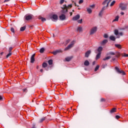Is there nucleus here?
Wrapping results in <instances>:
<instances>
[{
    "mask_svg": "<svg viewBox=\"0 0 128 128\" xmlns=\"http://www.w3.org/2000/svg\"><path fill=\"white\" fill-rule=\"evenodd\" d=\"M72 4H68V6L65 5H64V7L62 8L64 10V12H68V9L72 8Z\"/></svg>",
    "mask_w": 128,
    "mask_h": 128,
    "instance_id": "1",
    "label": "nucleus"
},
{
    "mask_svg": "<svg viewBox=\"0 0 128 128\" xmlns=\"http://www.w3.org/2000/svg\"><path fill=\"white\" fill-rule=\"evenodd\" d=\"M119 6L121 10H126V8H128V4L121 3L120 4Z\"/></svg>",
    "mask_w": 128,
    "mask_h": 128,
    "instance_id": "2",
    "label": "nucleus"
},
{
    "mask_svg": "<svg viewBox=\"0 0 128 128\" xmlns=\"http://www.w3.org/2000/svg\"><path fill=\"white\" fill-rule=\"evenodd\" d=\"M24 18L26 20H30L34 18V16L32 14H27L24 16Z\"/></svg>",
    "mask_w": 128,
    "mask_h": 128,
    "instance_id": "3",
    "label": "nucleus"
},
{
    "mask_svg": "<svg viewBox=\"0 0 128 128\" xmlns=\"http://www.w3.org/2000/svg\"><path fill=\"white\" fill-rule=\"evenodd\" d=\"M74 41H72L70 45H68L66 48H64V50H70V48H72L74 46Z\"/></svg>",
    "mask_w": 128,
    "mask_h": 128,
    "instance_id": "4",
    "label": "nucleus"
},
{
    "mask_svg": "<svg viewBox=\"0 0 128 128\" xmlns=\"http://www.w3.org/2000/svg\"><path fill=\"white\" fill-rule=\"evenodd\" d=\"M96 30H98V28L96 27H94L92 28L90 32V34H94L96 32Z\"/></svg>",
    "mask_w": 128,
    "mask_h": 128,
    "instance_id": "5",
    "label": "nucleus"
},
{
    "mask_svg": "<svg viewBox=\"0 0 128 128\" xmlns=\"http://www.w3.org/2000/svg\"><path fill=\"white\" fill-rule=\"evenodd\" d=\"M112 0H105L102 2L103 6H106H106H108V4H110V2H112Z\"/></svg>",
    "mask_w": 128,
    "mask_h": 128,
    "instance_id": "6",
    "label": "nucleus"
},
{
    "mask_svg": "<svg viewBox=\"0 0 128 128\" xmlns=\"http://www.w3.org/2000/svg\"><path fill=\"white\" fill-rule=\"evenodd\" d=\"M34 56H36V54H33L30 58V62L31 64H34Z\"/></svg>",
    "mask_w": 128,
    "mask_h": 128,
    "instance_id": "7",
    "label": "nucleus"
},
{
    "mask_svg": "<svg viewBox=\"0 0 128 128\" xmlns=\"http://www.w3.org/2000/svg\"><path fill=\"white\" fill-rule=\"evenodd\" d=\"M108 40H103L101 42L100 44L101 46H105V44H108Z\"/></svg>",
    "mask_w": 128,
    "mask_h": 128,
    "instance_id": "8",
    "label": "nucleus"
},
{
    "mask_svg": "<svg viewBox=\"0 0 128 128\" xmlns=\"http://www.w3.org/2000/svg\"><path fill=\"white\" fill-rule=\"evenodd\" d=\"M80 18V14H77L75 16L73 17L72 20H78Z\"/></svg>",
    "mask_w": 128,
    "mask_h": 128,
    "instance_id": "9",
    "label": "nucleus"
},
{
    "mask_svg": "<svg viewBox=\"0 0 128 128\" xmlns=\"http://www.w3.org/2000/svg\"><path fill=\"white\" fill-rule=\"evenodd\" d=\"M102 49H103L102 47V46L98 47L97 49V52H98V54H100V53L102 54Z\"/></svg>",
    "mask_w": 128,
    "mask_h": 128,
    "instance_id": "10",
    "label": "nucleus"
},
{
    "mask_svg": "<svg viewBox=\"0 0 128 128\" xmlns=\"http://www.w3.org/2000/svg\"><path fill=\"white\" fill-rule=\"evenodd\" d=\"M90 52H92L90 50L87 51L85 54V57L88 58V56H89L90 54Z\"/></svg>",
    "mask_w": 128,
    "mask_h": 128,
    "instance_id": "11",
    "label": "nucleus"
},
{
    "mask_svg": "<svg viewBox=\"0 0 128 128\" xmlns=\"http://www.w3.org/2000/svg\"><path fill=\"white\" fill-rule=\"evenodd\" d=\"M60 18L61 20H66V15L62 14L60 16Z\"/></svg>",
    "mask_w": 128,
    "mask_h": 128,
    "instance_id": "12",
    "label": "nucleus"
},
{
    "mask_svg": "<svg viewBox=\"0 0 128 128\" xmlns=\"http://www.w3.org/2000/svg\"><path fill=\"white\" fill-rule=\"evenodd\" d=\"M72 56H70L69 57H67L66 58V62H70L72 60Z\"/></svg>",
    "mask_w": 128,
    "mask_h": 128,
    "instance_id": "13",
    "label": "nucleus"
},
{
    "mask_svg": "<svg viewBox=\"0 0 128 128\" xmlns=\"http://www.w3.org/2000/svg\"><path fill=\"white\" fill-rule=\"evenodd\" d=\"M62 51L60 50H57L56 51H54L52 52V54H54V56H56V54H58V52H60Z\"/></svg>",
    "mask_w": 128,
    "mask_h": 128,
    "instance_id": "14",
    "label": "nucleus"
},
{
    "mask_svg": "<svg viewBox=\"0 0 128 128\" xmlns=\"http://www.w3.org/2000/svg\"><path fill=\"white\" fill-rule=\"evenodd\" d=\"M52 19L54 20H58V15H56V14H54V15H52Z\"/></svg>",
    "mask_w": 128,
    "mask_h": 128,
    "instance_id": "15",
    "label": "nucleus"
},
{
    "mask_svg": "<svg viewBox=\"0 0 128 128\" xmlns=\"http://www.w3.org/2000/svg\"><path fill=\"white\" fill-rule=\"evenodd\" d=\"M84 66H90V62H88V60H86L84 62Z\"/></svg>",
    "mask_w": 128,
    "mask_h": 128,
    "instance_id": "16",
    "label": "nucleus"
},
{
    "mask_svg": "<svg viewBox=\"0 0 128 128\" xmlns=\"http://www.w3.org/2000/svg\"><path fill=\"white\" fill-rule=\"evenodd\" d=\"M116 48H119V50H122V46L120 44H115Z\"/></svg>",
    "mask_w": 128,
    "mask_h": 128,
    "instance_id": "17",
    "label": "nucleus"
},
{
    "mask_svg": "<svg viewBox=\"0 0 128 128\" xmlns=\"http://www.w3.org/2000/svg\"><path fill=\"white\" fill-rule=\"evenodd\" d=\"M118 18H120V16H117L115 17V19L113 20V22H118Z\"/></svg>",
    "mask_w": 128,
    "mask_h": 128,
    "instance_id": "18",
    "label": "nucleus"
},
{
    "mask_svg": "<svg viewBox=\"0 0 128 128\" xmlns=\"http://www.w3.org/2000/svg\"><path fill=\"white\" fill-rule=\"evenodd\" d=\"M77 32H82V28L81 26L78 27L77 28Z\"/></svg>",
    "mask_w": 128,
    "mask_h": 128,
    "instance_id": "19",
    "label": "nucleus"
},
{
    "mask_svg": "<svg viewBox=\"0 0 128 128\" xmlns=\"http://www.w3.org/2000/svg\"><path fill=\"white\" fill-rule=\"evenodd\" d=\"M110 40H112L113 42H114L116 40V37L114 36H110Z\"/></svg>",
    "mask_w": 128,
    "mask_h": 128,
    "instance_id": "20",
    "label": "nucleus"
},
{
    "mask_svg": "<svg viewBox=\"0 0 128 128\" xmlns=\"http://www.w3.org/2000/svg\"><path fill=\"white\" fill-rule=\"evenodd\" d=\"M100 54H102L100 53H98L97 54V55L96 56V60H98V58H100Z\"/></svg>",
    "mask_w": 128,
    "mask_h": 128,
    "instance_id": "21",
    "label": "nucleus"
},
{
    "mask_svg": "<svg viewBox=\"0 0 128 128\" xmlns=\"http://www.w3.org/2000/svg\"><path fill=\"white\" fill-rule=\"evenodd\" d=\"M116 108H114L111 110L110 111V112H111V114H112V112H116Z\"/></svg>",
    "mask_w": 128,
    "mask_h": 128,
    "instance_id": "22",
    "label": "nucleus"
},
{
    "mask_svg": "<svg viewBox=\"0 0 128 128\" xmlns=\"http://www.w3.org/2000/svg\"><path fill=\"white\" fill-rule=\"evenodd\" d=\"M45 120H46V118H42L39 120V123L41 124V122H44Z\"/></svg>",
    "mask_w": 128,
    "mask_h": 128,
    "instance_id": "23",
    "label": "nucleus"
},
{
    "mask_svg": "<svg viewBox=\"0 0 128 128\" xmlns=\"http://www.w3.org/2000/svg\"><path fill=\"white\" fill-rule=\"evenodd\" d=\"M116 70L118 72V74H120L121 72L120 70V68L118 67L115 68Z\"/></svg>",
    "mask_w": 128,
    "mask_h": 128,
    "instance_id": "24",
    "label": "nucleus"
},
{
    "mask_svg": "<svg viewBox=\"0 0 128 128\" xmlns=\"http://www.w3.org/2000/svg\"><path fill=\"white\" fill-rule=\"evenodd\" d=\"M114 34L116 36H118V30H115L114 31Z\"/></svg>",
    "mask_w": 128,
    "mask_h": 128,
    "instance_id": "25",
    "label": "nucleus"
},
{
    "mask_svg": "<svg viewBox=\"0 0 128 128\" xmlns=\"http://www.w3.org/2000/svg\"><path fill=\"white\" fill-rule=\"evenodd\" d=\"M26 26H24L23 27H22V28H20V30L21 32H24V30H26Z\"/></svg>",
    "mask_w": 128,
    "mask_h": 128,
    "instance_id": "26",
    "label": "nucleus"
},
{
    "mask_svg": "<svg viewBox=\"0 0 128 128\" xmlns=\"http://www.w3.org/2000/svg\"><path fill=\"white\" fill-rule=\"evenodd\" d=\"M40 54H42L43 52H44V48H41L40 50Z\"/></svg>",
    "mask_w": 128,
    "mask_h": 128,
    "instance_id": "27",
    "label": "nucleus"
},
{
    "mask_svg": "<svg viewBox=\"0 0 128 128\" xmlns=\"http://www.w3.org/2000/svg\"><path fill=\"white\" fill-rule=\"evenodd\" d=\"M110 56H108L105 58H103V60H110Z\"/></svg>",
    "mask_w": 128,
    "mask_h": 128,
    "instance_id": "28",
    "label": "nucleus"
},
{
    "mask_svg": "<svg viewBox=\"0 0 128 128\" xmlns=\"http://www.w3.org/2000/svg\"><path fill=\"white\" fill-rule=\"evenodd\" d=\"M43 68H46L48 66V64L44 62L42 64Z\"/></svg>",
    "mask_w": 128,
    "mask_h": 128,
    "instance_id": "29",
    "label": "nucleus"
},
{
    "mask_svg": "<svg viewBox=\"0 0 128 128\" xmlns=\"http://www.w3.org/2000/svg\"><path fill=\"white\" fill-rule=\"evenodd\" d=\"M48 64H50V66L52 64V60H50L48 61Z\"/></svg>",
    "mask_w": 128,
    "mask_h": 128,
    "instance_id": "30",
    "label": "nucleus"
},
{
    "mask_svg": "<svg viewBox=\"0 0 128 128\" xmlns=\"http://www.w3.org/2000/svg\"><path fill=\"white\" fill-rule=\"evenodd\" d=\"M40 20H41L42 22H46V18H44L42 17L39 18Z\"/></svg>",
    "mask_w": 128,
    "mask_h": 128,
    "instance_id": "31",
    "label": "nucleus"
},
{
    "mask_svg": "<svg viewBox=\"0 0 128 128\" xmlns=\"http://www.w3.org/2000/svg\"><path fill=\"white\" fill-rule=\"evenodd\" d=\"M87 12H88L89 14H92V9H90V8H88L87 9Z\"/></svg>",
    "mask_w": 128,
    "mask_h": 128,
    "instance_id": "32",
    "label": "nucleus"
},
{
    "mask_svg": "<svg viewBox=\"0 0 128 128\" xmlns=\"http://www.w3.org/2000/svg\"><path fill=\"white\" fill-rule=\"evenodd\" d=\"M100 68V66L97 65L94 69V72H96Z\"/></svg>",
    "mask_w": 128,
    "mask_h": 128,
    "instance_id": "33",
    "label": "nucleus"
},
{
    "mask_svg": "<svg viewBox=\"0 0 128 128\" xmlns=\"http://www.w3.org/2000/svg\"><path fill=\"white\" fill-rule=\"evenodd\" d=\"M108 6H104V7H102V11L104 12V10H106Z\"/></svg>",
    "mask_w": 128,
    "mask_h": 128,
    "instance_id": "34",
    "label": "nucleus"
},
{
    "mask_svg": "<svg viewBox=\"0 0 128 128\" xmlns=\"http://www.w3.org/2000/svg\"><path fill=\"white\" fill-rule=\"evenodd\" d=\"M108 54H110V56H114L116 54L114 52H110Z\"/></svg>",
    "mask_w": 128,
    "mask_h": 128,
    "instance_id": "35",
    "label": "nucleus"
},
{
    "mask_svg": "<svg viewBox=\"0 0 128 128\" xmlns=\"http://www.w3.org/2000/svg\"><path fill=\"white\" fill-rule=\"evenodd\" d=\"M116 4V1L114 0L112 1L110 4V6H114V4Z\"/></svg>",
    "mask_w": 128,
    "mask_h": 128,
    "instance_id": "36",
    "label": "nucleus"
},
{
    "mask_svg": "<svg viewBox=\"0 0 128 128\" xmlns=\"http://www.w3.org/2000/svg\"><path fill=\"white\" fill-rule=\"evenodd\" d=\"M119 74H122V76H125L126 74V72H124L123 70H121Z\"/></svg>",
    "mask_w": 128,
    "mask_h": 128,
    "instance_id": "37",
    "label": "nucleus"
},
{
    "mask_svg": "<svg viewBox=\"0 0 128 128\" xmlns=\"http://www.w3.org/2000/svg\"><path fill=\"white\" fill-rule=\"evenodd\" d=\"M12 56V52H9V54L6 56V58L9 56Z\"/></svg>",
    "mask_w": 128,
    "mask_h": 128,
    "instance_id": "38",
    "label": "nucleus"
},
{
    "mask_svg": "<svg viewBox=\"0 0 128 128\" xmlns=\"http://www.w3.org/2000/svg\"><path fill=\"white\" fill-rule=\"evenodd\" d=\"M102 12H104V11H102V10H101V11L100 12V13H99V16H102Z\"/></svg>",
    "mask_w": 128,
    "mask_h": 128,
    "instance_id": "39",
    "label": "nucleus"
},
{
    "mask_svg": "<svg viewBox=\"0 0 128 128\" xmlns=\"http://www.w3.org/2000/svg\"><path fill=\"white\" fill-rule=\"evenodd\" d=\"M82 2H84V0H80L78 4H82Z\"/></svg>",
    "mask_w": 128,
    "mask_h": 128,
    "instance_id": "40",
    "label": "nucleus"
},
{
    "mask_svg": "<svg viewBox=\"0 0 128 128\" xmlns=\"http://www.w3.org/2000/svg\"><path fill=\"white\" fill-rule=\"evenodd\" d=\"M78 24H82V19H81V20H78Z\"/></svg>",
    "mask_w": 128,
    "mask_h": 128,
    "instance_id": "41",
    "label": "nucleus"
},
{
    "mask_svg": "<svg viewBox=\"0 0 128 128\" xmlns=\"http://www.w3.org/2000/svg\"><path fill=\"white\" fill-rule=\"evenodd\" d=\"M64 2V0H60V4H62Z\"/></svg>",
    "mask_w": 128,
    "mask_h": 128,
    "instance_id": "42",
    "label": "nucleus"
},
{
    "mask_svg": "<svg viewBox=\"0 0 128 128\" xmlns=\"http://www.w3.org/2000/svg\"><path fill=\"white\" fill-rule=\"evenodd\" d=\"M104 38H108V34H104Z\"/></svg>",
    "mask_w": 128,
    "mask_h": 128,
    "instance_id": "43",
    "label": "nucleus"
},
{
    "mask_svg": "<svg viewBox=\"0 0 128 128\" xmlns=\"http://www.w3.org/2000/svg\"><path fill=\"white\" fill-rule=\"evenodd\" d=\"M12 47H10L8 50L9 52H12Z\"/></svg>",
    "mask_w": 128,
    "mask_h": 128,
    "instance_id": "44",
    "label": "nucleus"
},
{
    "mask_svg": "<svg viewBox=\"0 0 128 128\" xmlns=\"http://www.w3.org/2000/svg\"><path fill=\"white\" fill-rule=\"evenodd\" d=\"M122 56H124L125 58H126V57L128 56V54H124L122 55Z\"/></svg>",
    "mask_w": 128,
    "mask_h": 128,
    "instance_id": "45",
    "label": "nucleus"
},
{
    "mask_svg": "<svg viewBox=\"0 0 128 128\" xmlns=\"http://www.w3.org/2000/svg\"><path fill=\"white\" fill-rule=\"evenodd\" d=\"M10 30L12 32H14V28H10Z\"/></svg>",
    "mask_w": 128,
    "mask_h": 128,
    "instance_id": "46",
    "label": "nucleus"
},
{
    "mask_svg": "<svg viewBox=\"0 0 128 128\" xmlns=\"http://www.w3.org/2000/svg\"><path fill=\"white\" fill-rule=\"evenodd\" d=\"M120 116H119L116 115V120H118V118H120Z\"/></svg>",
    "mask_w": 128,
    "mask_h": 128,
    "instance_id": "47",
    "label": "nucleus"
},
{
    "mask_svg": "<svg viewBox=\"0 0 128 128\" xmlns=\"http://www.w3.org/2000/svg\"><path fill=\"white\" fill-rule=\"evenodd\" d=\"M94 6H95L94 4L90 6V8H94Z\"/></svg>",
    "mask_w": 128,
    "mask_h": 128,
    "instance_id": "48",
    "label": "nucleus"
},
{
    "mask_svg": "<svg viewBox=\"0 0 128 128\" xmlns=\"http://www.w3.org/2000/svg\"><path fill=\"white\" fill-rule=\"evenodd\" d=\"M118 34H119V36H122V32H119Z\"/></svg>",
    "mask_w": 128,
    "mask_h": 128,
    "instance_id": "49",
    "label": "nucleus"
},
{
    "mask_svg": "<svg viewBox=\"0 0 128 128\" xmlns=\"http://www.w3.org/2000/svg\"><path fill=\"white\" fill-rule=\"evenodd\" d=\"M70 40H68L66 41V44H68V42H70Z\"/></svg>",
    "mask_w": 128,
    "mask_h": 128,
    "instance_id": "50",
    "label": "nucleus"
},
{
    "mask_svg": "<svg viewBox=\"0 0 128 128\" xmlns=\"http://www.w3.org/2000/svg\"><path fill=\"white\" fill-rule=\"evenodd\" d=\"M27 90L26 88H24V89H23V92H26Z\"/></svg>",
    "mask_w": 128,
    "mask_h": 128,
    "instance_id": "51",
    "label": "nucleus"
},
{
    "mask_svg": "<svg viewBox=\"0 0 128 128\" xmlns=\"http://www.w3.org/2000/svg\"><path fill=\"white\" fill-rule=\"evenodd\" d=\"M101 102H104V98H101Z\"/></svg>",
    "mask_w": 128,
    "mask_h": 128,
    "instance_id": "52",
    "label": "nucleus"
},
{
    "mask_svg": "<svg viewBox=\"0 0 128 128\" xmlns=\"http://www.w3.org/2000/svg\"><path fill=\"white\" fill-rule=\"evenodd\" d=\"M120 14H122V16H124V12H121Z\"/></svg>",
    "mask_w": 128,
    "mask_h": 128,
    "instance_id": "53",
    "label": "nucleus"
},
{
    "mask_svg": "<svg viewBox=\"0 0 128 128\" xmlns=\"http://www.w3.org/2000/svg\"><path fill=\"white\" fill-rule=\"evenodd\" d=\"M94 64H96V61H94V62H92V65H93V66H94Z\"/></svg>",
    "mask_w": 128,
    "mask_h": 128,
    "instance_id": "54",
    "label": "nucleus"
},
{
    "mask_svg": "<svg viewBox=\"0 0 128 128\" xmlns=\"http://www.w3.org/2000/svg\"><path fill=\"white\" fill-rule=\"evenodd\" d=\"M10 2V0H4V2Z\"/></svg>",
    "mask_w": 128,
    "mask_h": 128,
    "instance_id": "55",
    "label": "nucleus"
},
{
    "mask_svg": "<svg viewBox=\"0 0 128 128\" xmlns=\"http://www.w3.org/2000/svg\"><path fill=\"white\" fill-rule=\"evenodd\" d=\"M32 128H36V125L33 124Z\"/></svg>",
    "mask_w": 128,
    "mask_h": 128,
    "instance_id": "56",
    "label": "nucleus"
},
{
    "mask_svg": "<svg viewBox=\"0 0 128 128\" xmlns=\"http://www.w3.org/2000/svg\"><path fill=\"white\" fill-rule=\"evenodd\" d=\"M43 71H44V70H43L42 69H40V72H42Z\"/></svg>",
    "mask_w": 128,
    "mask_h": 128,
    "instance_id": "57",
    "label": "nucleus"
},
{
    "mask_svg": "<svg viewBox=\"0 0 128 128\" xmlns=\"http://www.w3.org/2000/svg\"><path fill=\"white\" fill-rule=\"evenodd\" d=\"M2 100V96H0V100Z\"/></svg>",
    "mask_w": 128,
    "mask_h": 128,
    "instance_id": "58",
    "label": "nucleus"
},
{
    "mask_svg": "<svg viewBox=\"0 0 128 128\" xmlns=\"http://www.w3.org/2000/svg\"><path fill=\"white\" fill-rule=\"evenodd\" d=\"M70 16H72V12H70Z\"/></svg>",
    "mask_w": 128,
    "mask_h": 128,
    "instance_id": "59",
    "label": "nucleus"
},
{
    "mask_svg": "<svg viewBox=\"0 0 128 128\" xmlns=\"http://www.w3.org/2000/svg\"><path fill=\"white\" fill-rule=\"evenodd\" d=\"M112 60H116V58H112Z\"/></svg>",
    "mask_w": 128,
    "mask_h": 128,
    "instance_id": "60",
    "label": "nucleus"
},
{
    "mask_svg": "<svg viewBox=\"0 0 128 128\" xmlns=\"http://www.w3.org/2000/svg\"><path fill=\"white\" fill-rule=\"evenodd\" d=\"M36 68H38V66H36Z\"/></svg>",
    "mask_w": 128,
    "mask_h": 128,
    "instance_id": "61",
    "label": "nucleus"
},
{
    "mask_svg": "<svg viewBox=\"0 0 128 128\" xmlns=\"http://www.w3.org/2000/svg\"><path fill=\"white\" fill-rule=\"evenodd\" d=\"M74 4H75V6H76V3H74Z\"/></svg>",
    "mask_w": 128,
    "mask_h": 128,
    "instance_id": "62",
    "label": "nucleus"
},
{
    "mask_svg": "<svg viewBox=\"0 0 128 128\" xmlns=\"http://www.w3.org/2000/svg\"><path fill=\"white\" fill-rule=\"evenodd\" d=\"M72 12H74V10H72Z\"/></svg>",
    "mask_w": 128,
    "mask_h": 128,
    "instance_id": "63",
    "label": "nucleus"
},
{
    "mask_svg": "<svg viewBox=\"0 0 128 128\" xmlns=\"http://www.w3.org/2000/svg\"><path fill=\"white\" fill-rule=\"evenodd\" d=\"M118 38H120V36H118Z\"/></svg>",
    "mask_w": 128,
    "mask_h": 128,
    "instance_id": "64",
    "label": "nucleus"
}]
</instances>
